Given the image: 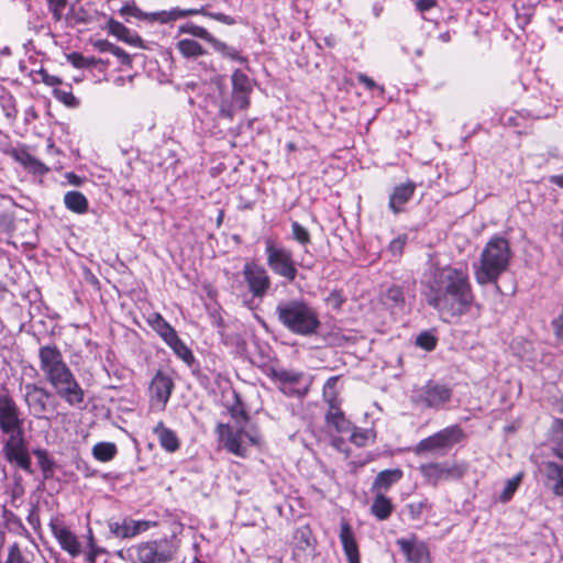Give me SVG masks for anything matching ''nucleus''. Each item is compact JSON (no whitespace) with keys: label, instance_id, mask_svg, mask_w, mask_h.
Returning <instances> with one entry per match:
<instances>
[{"label":"nucleus","instance_id":"nucleus-1","mask_svg":"<svg viewBox=\"0 0 563 563\" xmlns=\"http://www.w3.org/2000/svg\"><path fill=\"white\" fill-rule=\"evenodd\" d=\"M421 287L428 306L446 322L468 313L475 301L468 273L463 268L438 267L424 276Z\"/></svg>","mask_w":563,"mask_h":563},{"label":"nucleus","instance_id":"nucleus-2","mask_svg":"<svg viewBox=\"0 0 563 563\" xmlns=\"http://www.w3.org/2000/svg\"><path fill=\"white\" fill-rule=\"evenodd\" d=\"M38 361L44 378L62 399L71 407L84 402L85 391L56 344L42 345L38 349Z\"/></svg>","mask_w":563,"mask_h":563},{"label":"nucleus","instance_id":"nucleus-3","mask_svg":"<svg viewBox=\"0 0 563 563\" xmlns=\"http://www.w3.org/2000/svg\"><path fill=\"white\" fill-rule=\"evenodd\" d=\"M275 313L278 322L296 335H316L321 327L317 309L303 299L280 301Z\"/></svg>","mask_w":563,"mask_h":563},{"label":"nucleus","instance_id":"nucleus-4","mask_svg":"<svg viewBox=\"0 0 563 563\" xmlns=\"http://www.w3.org/2000/svg\"><path fill=\"white\" fill-rule=\"evenodd\" d=\"M510 244L507 239L495 235L484 247L479 264L475 265V278L479 285L496 284L499 276L508 269L511 260Z\"/></svg>","mask_w":563,"mask_h":563},{"label":"nucleus","instance_id":"nucleus-5","mask_svg":"<svg viewBox=\"0 0 563 563\" xmlns=\"http://www.w3.org/2000/svg\"><path fill=\"white\" fill-rule=\"evenodd\" d=\"M264 245V254L268 268L273 274L285 279L288 284L294 283L299 275V264L295 260L292 251L273 238H266ZM300 266L303 265L300 264Z\"/></svg>","mask_w":563,"mask_h":563},{"label":"nucleus","instance_id":"nucleus-6","mask_svg":"<svg viewBox=\"0 0 563 563\" xmlns=\"http://www.w3.org/2000/svg\"><path fill=\"white\" fill-rule=\"evenodd\" d=\"M231 97H223L219 103V117L232 120L236 109L244 110L250 106V95L253 90L251 80L246 74L235 69L231 76Z\"/></svg>","mask_w":563,"mask_h":563},{"label":"nucleus","instance_id":"nucleus-7","mask_svg":"<svg viewBox=\"0 0 563 563\" xmlns=\"http://www.w3.org/2000/svg\"><path fill=\"white\" fill-rule=\"evenodd\" d=\"M179 541L176 537L143 542L132 549L139 563H169L176 559Z\"/></svg>","mask_w":563,"mask_h":563},{"label":"nucleus","instance_id":"nucleus-8","mask_svg":"<svg viewBox=\"0 0 563 563\" xmlns=\"http://www.w3.org/2000/svg\"><path fill=\"white\" fill-rule=\"evenodd\" d=\"M2 434L5 435L1 451L3 459L16 468L32 474V459L24 429Z\"/></svg>","mask_w":563,"mask_h":563},{"label":"nucleus","instance_id":"nucleus-9","mask_svg":"<svg viewBox=\"0 0 563 563\" xmlns=\"http://www.w3.org/2000/svg\"><path fill=\"white\" fill-rule=\"evenodd\" d=\"M466 438L465 432L459 424L449 426L434 434L422 439L415 448L416 454L426 452L446 454L451 448Z\"/></svg>","mask_w":563,"mask_h":563},{"label":"nucleus","instance_id":"nucleus-10","mask_svg":"<svg viewBox=\"0 0 563 563\" xmlns=\"http://www.w3.org/2000/svg\"><path fill=\"white\" fill-rule=\"evenodd\" d=\"M452 398V389L445 385L428 382L416 390L411 397L412 402L423 409L443 408Z\"/></svg>","mask_w":563,"mask_h":563},{"label":"nucleus","instance_id":"nucleus-11","mask_svg":"<svg viewBox=\"0 0 563 563\" xmlns=\"http://www.w3.org/2000/svg\"><path fill=\"white\" fill-rule=\"evenodd\" d=\"M24 429L23 413L7 388L0 389V432Z\"/></svg>","mask_w":563,"mask_h":563},{"label":"nucleus","instance_id":"nucleus-12","mask_svg":"<svg viewBox=\"0 0 563 563\" xmlns=\"http://www.w3.org/2000/svg\"><path fill=\"white\" fill-rule=\"evenodd\" d=\"M24 402L31 415L36 419H44L46 418L45 415L47 412L55 410V407L49 404V400L53 398V394L45 387L38 386L34 383H27L24 386Z\"/></svg>","mask_w":563,"mask_h":563},{"label":"nucleus","instance_id":"nucleus-13","mask_svg":"<svg viewBox=\"0 0 563 563\" xmlns=\"http://www.w3.org/2000/svg\"><path fill=\"white\" fill-rule=\"evenodd\" d=\"M242 274L252 296L264 298L272 286V278L267 269L255 262H247L243 266Z\"/></svg>","mask_w":563,"mask_h":563},{"label":"nucleus","instance_id":"nucleus-14","mask_svg":"<svg viewBox=\"0 0 563 563\" xmlns=\"http://www.w3.org/2000/svg\"><path fill=\"white\" fill-rule=\"evenodd\" d=\"M317 539L309 525L297 527L291 537L292 560L295 563H307L314 553Z\"/></svg>","mask_w":563,"mask_h":563},{"label":"nucleus","instance_id":"nucleus-15","mask_svg":"<svg viewBox=\"0 0 563 563\" xmlns=\"http://www.w3.org/2000/svg\"><path fill=\"white\" fill-rule=\"evenodd\" d=\"M465 463L448 465L446 463H429L420 466V472L427 481L437 486L440 481L461 479L467 473Z\"/></svg>","mask_w":563,"mask_h":563},{"label":"nucleus","instance_id":"nucleus-16","mask_svg":"<svg viewBox=\"0 0 563 563\" xmlns=\"http://www.w3.org/2000/svg\"><path fill=\"white\" fill-rule=\"evenodd\" d=\"M111 537L117 539L134 538L141 532L147 531L155 522L148 520H134L131 517L110 518L107 521Z\"/></svg>","mask_w":563,"mask_h":563},{"label":"nucleus","instance_id":"nucleus-17","mask_svg":"<svg viewBox=\"0 0 563 563\" xmlns=\"http://www.w3.org/2000/svg\"><path fill=\"white\" fill-rule=\"evenodd\" d=\"M218 430L224 448L236 456L244 457L246 455L247 446L245 445V440H249L252 444L257 442L256 438L243 429H234L228 424L220 423Z\"/></svg>","mask_w":563,"mask_h":563},{"label":"nucleus","instance_id":"nucleus-18","mask_svg":"<svg viewBox=\"0 0 563 563\" xmlns=\"http://www.w3.org/2000/svg\"><path fill=\"white\" fill-rule=\"evenodd\" d=\"M49 528L60 548L71 558H77L81 553V544L77 536L65 525V522L55 517L49 521Z\"/></svg>","mask_w":563,"mask_h":563},{"label":"nucleus","instance_id":"nucleus-19","mask_svg":"<svg viewBox=\"0 0 563 563\" xmlns=\"http://www.w3.org/2000/svg\"><path fill=\"white\" fill-rule=\"evenodd\" d=\"M3 153L19 163L26 172L43 176L48 173L49 168L33 156L26 145H21L18 147H9L3 150Z\"/></svg>","mask_w":563,"mask_h":563},{"label":"nucleus","instance_id":"nucleus-20","mask_svg":"<svg viewBox=\"0 0 563 563\" xmlns=\"http://www.w3.org/2000/svg\"><path fill=\"white\" fill-rule=\"evenodd\" d=\"M396 544L409 563H430V553L427 544L418 541L416 536L396 540Z\"/></svg>","mask_w":563,"mask_h":563},{"label":"nucleus","instance_id":"nucleus-21","mask_svg":"<svg viewBox=\"0 0 563 563\" xmlns=\"http://www.w3.org/2000/svg\"><path fill=\"white\" fill-rule=\"evenodd\" d=\"M417 185L412 180L397 185L389 196L388 207L394 214H398L404 210V206L410 201L415 195Z\"/></svg>","mask_w":563,"mask_h":563},{"label":"nucleus","instance_id":"nucleus-22","mask_svg":"<svg viewBox=\"0 0 563 563\" xmlns=\"http://www.w3.org/2000/svg\"><path fill=\"white\" fill-rule=\"evenodd\" d=\"M174 389V382L172 377L158 371L151 382V391L153 397L162 404V408L164 409L166 404L168 402L170 395Z\"/></svg>","mask_w":563,"mask_h":563},{"label":"nucleus","instance_id":"nucleus-23","mask_svg":"<svg viewBox=\"0 0 563 563\" xmlns=\"http://www.w3.org/2000/svg\"><path fill=\"white\" fill-rule=\"evenodd\" d=\"M199 13H205V7L197 9H180V8H172L169 10H163L157 12L148 13L150 22H158L161 24H168L174 21L190 16V15H199Z\"/></svg>","mask_w":563,"mask_h":563},{"label":"nucleus","instance_id":"nucleus-24","mask_svg":"<svg viewBox=\"0 0 563 563\" xmlns=\"http://www.w3.org/2000/svg\"><path fill=\"white\" fill-rule=\"evenodd\" d=\"M340 541L347 563H360L358 545L356 543L354 532L346 521L341 522Z\"/></svg>","mask_w":563,"mask_h":563},{"label":"nucleus","instance_id":"nucleus-25","mask_svg":"<svg viewBox=\"0 0 563 563\" xmlns=\"http://www.w3.org/2000/svg\"><path fill=\"white\" fill-rule=\"evenodd\" d=\"M541 471L552 493L558 497L563 496V466L556 462L547 461L543 462Z\"/></svg>","mask_w":563,"mask_h":563},{"label":"nucleus","instance_id":"nucleus-26","mask_svg":"<svg viewBox=\"0 0 563 563\" xmlns=\"http://www.w3.org/2000/svg\"><path fill=\"white\" fill-rule=\"evenodd\" d=\"M107 30L109 34L115 36L119 41L132 46L143 47V38L139 34L131 32L130 29L113 18L108 20Z\"/></svg>","mask_w":563,"mask_h":563},{"label":"nucleus","instance_id":"nucleus-27","mask_svg":"<svg viewBox=\"0 0 563 563\" xmlns=\"http://www.w3.org/2000/svg\"><path fill=\"white\" fill-rule=\"evenodd\" d=\"M402 471L400 468L384 470L375 477L371 492L373 494H385L388 489L402 478Z\"/></svg>","mask_w":563,"mask_h":563},{"label":"nucleus","instance_id":"nucleus-28","mask_svg":"<svg viewBox=\"0 0 563 563\" xmlns=\"http://www.w3.org/2000/svg\"><path fill=\"white\" fill-rule=\"evenodd\" d=\"M153 433L157 437L161 446L168 453L176 452L180 446V441L172 429L167 428L163 421L157 422L153 428Z\"/></svg>","mask_w":563,"mask_h":563},{"label":"nucleus","instance_id":"nucleus-29","mask_svg":"<svg viewBox=\"0 0 563 563\" xmlns=\"http://www.w3.org/2000/svg\"><path fill=\"white\" fill-rule=\"evenodd\" d=\"M268 376L282 384L279 389L284 394L291 396L294 395V389L287 388V385L298 384L302 378V373L285 368H272Z\"/></svg>","mask_w":563,"mask_h":563},{"label":"nucleus","instance_id":"nucleus-30","mask_svg":"<svg viewBox=\"0 0 563 563\" xmlns=\"http://www.w3.org/2000/svg\"><path fill=\"white\" fill-rule=\"evenodd\" d=\"M325 422L338 433H349L353 429L352 422L345 417L340 406H332L325 412Z\"/></svg>","mask_w":563,"mask_h":563},{"label":"nucleus","instance_id":"nucleus-31","mask_svg":"<svg viewBox=\"0 0 563 563\" xmlns=\"http://www.w3.org/2000/svg\"><path fill=\"white\" fill-rule=\"evenodd\" d=\"M147 324L157 333L165 342H169L177 335L176 330L167 322L159 312H152L146 318Z\"/></svg>","mask_w":563,"mask_h":563},{"label":"nucleus","instance_id":"nucleus-32","mask_svg":"<svg viewBox=\"0 0 563 563\" xmlns=\"http://www.w3.org/2000/svg\"><path fill=\"white\" fill-rule=\"evenodd\" d=\"M374 500L371 505V514L379 521L387 520L394 511V504L385 494H374Z\"/></svg>","mask_w":563,"mask_h":563},{"label":"nucleus","instance_id":"nucleus-33","mask_svg":"<svg viewBox=\"0 0 563 563\" xmlns=\"http://www.w3.org/2000/svg\"><path fill=\"white\" fill-rule=\"evenodd\" d=\"M176 48L186 59L198 58L207 54L200 43L191 38H183L176 43Z\"/></svg>","mask_w":563,"mask_h":563},{"label":"nucleus","instance_id":"nucleus-34","mask_svg":"<svg viewBox=\"0 0 563 563\" xmlns=\"http://www.w3.org/2000/svg\"><path fill=\"white\" fill-rule=\"evenodd\" d=\"M175 355L180 358L187 366L191 367L196 363L195 355L188 345L178 336V334L166 343Z\"/></svg>","mask_w":563,"mask_h":563},{"label":"nucleus","instance_id":"nucleus-35","mask_svg":"<svg viewBox=\"0 0 563 563\" xmlns=\"http://www.w3.org/2000/svg\"><path fill=\"white\" fill-rule=\"evenodd\" d=\"M213 49L218 52L222 57L231 59L233 62H238L240 64H246L247 57L243 56L239 49L233 46L228 45L227 43L217 40L214 36L210 42Z\"/></svg>","mask_w":563,"mask_h":563},{"label":"nucleus","instance_id":"nucleus-36","mask_svg":"<svg viewBox=\"0 0 563 563\" xmlns=\"http://www.w3.org/2000/svg\"><path fill=\"white\" fill-rule=\"evenodd\" d=\"M64 203L66 208L73 212L82 214L88 210V200L84 194L71 190L65 194Z\"/></svg>","mask_w":563,"mask_h":563},{"label":"nucleus","instance_id":"nucleus-37","mask_svg":"<svg viewBox=\"0 0 563 563\" xmlns=\"http://www.w3.org/2000/svg\"><path fill=\"white\" fill-rule=\"evenodd\" d=\"M339 379V376H331L323 386L322 396L323 400L328 404V408L341 406L338 389Z\"/></svg>","mask_w":563,"mask_h":563},{"label":"nucleus","instance_id":"nucleus-38","mask_svg":"<svg viewBox=\"0 0 563 563\" xmlns=\"http://www.w3.org/2000/svg\"><path fill=\"white\" fill-rule=\"evenodd\" d=\"M117 445L112 442H99L92 448V455L100 462H109L117 454Z\"/></svg>","mask_w":563,"mask_h":563},{"label":"nucleus","instance_id":"nucleus-39","mask_svg":"<svg viewBox=\"0 0 563 563\" xmlns=\"http://www.w3.org/2000/svg\"><path fill=\"white\" fill-rule=\"evenodd\" d=\"M178 34H190L195 37H198L200 40H203L208 43H210L213 38V35L205 27L197 25L192 22H187L185 24H181L178 27Z\"/></svg>","mask_w":563,"mask_h":563},{"label":"nucleus","instance_id":"nucleus-40","mask_svg":"<svg viewBox=\"0 0 563 563\" xmlns=\"http://www.w3.org/2000/svg\"><path fill=\"white\" fill-rule=\"evenodd\" d=\"M67 60L76 68H95L101 64L102 60L96 57H87L80 53L74 52L67 55Z\"/></svg>","mask_w":563,"mask_h":563},{"label":"nucleus","instance_id":"nucleus-41","mask_svg":"<svg viewBox=\"0 0 563 563\" xmlns=\"http://www.w3.org/2000/svg\"><path fill=\"white\" fill-rule=\"evenodd\" d=\"M429 509H431V505L427 499H423L405 505L402 512L407 514L410 520L416 521L421 519L422 514Z\"/></svg>","mask_w":563,"mask_h":563},{"label":"nucleus","instance_id":"nucleus-42","mask_svg":"<svg viewBox=\"0 0 563 563\" xmlns=\"http://www.w3.org/2000/svg\"><path fill=\"white\" fill-rule=\"evenodd\" d=\"M385 303L390 307L402 308L405 305V295L402 288L398 285L390 286L384 295Z\"/></svg>","mask_w":563,"mask_h":563},{"label":"nucleus","instance_id":"nucleus-43","mask_svg":"<svg viewBox=\"0 0 563 563\" xmlns=\"http://www.w3.org/2000/svg\"><path fill=\"white\" fill-rule=\"evenodd\" d=\"M291 239L305 247L311 243V234L309 230L298 221L291 222Z\"/></svg>","mask_w":563,"mask_h":563},{"label":"nucleus","instance_id":"nucleus-44","mask_svg":"<svg viewBox=\"0 0 563 563\" xmlns=\"http://www.w3.org/2000/svg\"><path fill=\"white\" fill-rule=\"evenodd\" d=\"M119 13L125 18V20L129 22V18H135L137 20H146L150 21L148 13L143 12L135 3L134 0L126 2L124 5L121 7L119 10Z\"/></svg>","mask_w":563,"mask_h":563},{"label":"nucleus","instance_id":"nucleus-45","mask_svg":"<svg viewBox=\"0 0 563 563\" xmlns=\"http://www.w3.org/2000/svg\"><path fill=\"white\" fill-rule=\"evenodd\" d=\"M0 106H1L2 111L4 112V115L8 119H14L16 117V114H18L16 101L11 93L5 92L0 96Z\"/></svg>","mask_w":563,"mask_h":563},{"label":"nucleus","instance_id":"nucleus-46","mask_svg":"<svg viewBox=\"0 0 563 563\" xmlns=\"http://www.w3.org/2000/svg\"><path fill=\"white\" fill-rule=\"evenodd\" d=\"M437 343L438 338L432 331H423L416 339V345L428 352L433 351L437 347Z\"/></svg>","mask_w":563,"mask_h":563},{"label":"nucleus","instance_id":"nucleus-47","mask_svg":"<svg viewBox=\"0 0 563 563\" xmlns=\"http://www.w3.org/2000/svg\"><path fill=\"white\" fill-rule=\"evenodd\" d=\"M521 478H522V475L518 474L506 482L505 488L500 493V496H499L500 501L507 503L512 498L515 492L519 487Z\"/></svg>","mask_w":563,"mask_h":563},{"label":"nucleus","instance_id":"nucleus-48","mask_svg":"<svg viewBox=\"0 0 563 563\" xmlns=\"http://www.w3.org/2000/svg\"><path fill=\"white\" fill-rule=\"evenodd\" d=\"M54 97L64 103L68 108H77L80 103L79 99L73 95V92L69 90H63L55 88L53 90Z\"/></svg>","mask_w":563,"mask_h":563},{"label":"nucleus","instance_id":"nucleus-49","mask_svg":"<svg viewBox=\"0 0 563 563\" xmlns=\"http://www.w3.org/2000/svg\"><path fill=\"white\" fill-rule=\"evenodd\" d=\"M34 454L38 460V465L44 473L45 477L48 476L53 472L54 461L48 456V453L45 450H34Z\"/></svg>","mask_w":563,"mask_h":563},{"label":"nucleus","instance_id":"nucleus-50","mask_svg":"<svg viewBox=\"0 0 563 563\" xmlns=\"http://www.w3.org/2000/svg\"><path fill=\"white\" fill-rule=\"evenodd\" d=\"M350 440L357 446H365L372 437V431L367 429H360L353 426L352 431H350Z\"/></svg>","mask_w":563,"mask_h":563},{"label":"nucleus","instance_id":"nucleus-51","mask_svg":"<svg viewBox=\"0 0 563 563\" xmlns=\"http://www.w3.org/2000/svg\"><path fill=\"white\" fill-rule=\"evenodd\" d=\"M48 11L55 22H59L63 19V11L67 4V0H46Z\"/></svg>","mask_w":563,"mask_h":563},{"label":"nucleus","instance_id":"nucleus-52","mask_svg":"<svg viewBox=\"0 0 563 563\" xmlns=\"http://www.w3.org/2000/svg\"><path fill=\"white\" fill-rule=\"evenodd\" d=\"M4 563H29L23 556L18 543L9 547L8 558Z\"/></svg>","mask_w":563,"mask_h":563},{"label":"nucleus","instance_id":"nucleus-53","mask_svg":"<svg viewBox=\"0 0 563 563\" xmlns=\"http://www.w3.org/2000/svg\"><path fill=\"white\" fill-rule=\"evenodd\" d=\"M406 242H407V236L399 235L389 243L388 250L393 254V256L401 255L404 247L406 245Z\"/></svg>","mask_w":563,"mask_h":563},{"label":"nucleus","instance_id":"nucleus-54","mask_svg":"<svg viewBox=\"0 0 563 563\" xmlns=\"http://www.w3.org/2000/svg\"><path fill=\"white\" fill-rule=\"evenodd\" d=\"M200 14L205 15V16H208V18H211V19H213V20H216L218 22H221L223 24H227V25L235 24V19L233 16L224 14L222 12H209L205 8V13H200Z\"/></svg>","mask_w":563,"mask_h":563},{"label":"nucleus","instance_id":"nucleus-55","mask_svg":"<svg viewBox=\"0 0 563 563\" xmlns=\"http://www.w3.org/2000/svg\"><path fill=\"white\" fill-rule=\"evenodd\" d=\"M327 303L331 306L333 309H340L345 301V298L342 296L340 290H332L325 299Z\"/></svg>","mask_w":563,"mask_h":563},{"label":"nucleus","instance_id":"nucleus-56","mask_svg":"<svg viewBox=\"0 0 563 563\" xmlns=\"http://www.w3.org/2000/svg\"><path fill=\"white\" fill-rule=\"evenodd\" d=\"M356 78H357V81L360 84H363L367 90H374V89L378 88L380 90V92L384 91L383 87H379L372 78H369L365 74L360 73V74H357Z\"/></svg>","mask_w":563,"mask_h":563},{"label":"nucleus","instance_id":"nucleus-57","mask_svg":"<svg viewBox=\"0 0 563 563\" xmlns=\"http://www.w3.org/2000/svg\"><path fill=\"white\" fill-rule=\"evenodd\" d=\"M93 46L101 53H114L117 45L109 42L108 40H98L93 43Z\"/></svg>","mask_w":563,"mask_h":563},{"label":"nucleus","instance_id":"nucleus-58","mask_svg":"<svg viewBox=\"0 0 563 563\" xmlns=\"http://www.w3.org/2000/svg\"><path fill=\"white\" fill-rule=\"evenodd\" d=\"M42 80L45 85L55 87L62 84V79L57 76L49 75L46 70H41Z\"/></svg>","mask_w":563,"mask_h":563},{"label":"nucleus","instance_id":"nucleus-59","mask_svg":"<svg viewBox=\"0 0 563 563\" xmlns=\"http://www.w3.org/2000/svg\"><path fill=\"white\" fill-rule=\"evenodd\" d=\"M551 428L555 437L559 439V441L563 442V419H553Z\"/></svg>","mask_w":563,"mask_h":563},{"label":"nucleus","instance_id":"nucleus-60","mask_svg":"<svg viewBox=\"0 0 563 563\" xmlns=\"http://www.w3.org/2000/svg\"><path fill=\"white\" fill-rule=\"evenodd\" d=\"M112 54L118 57L119 62L122 65H131V63H132L131 56L121 47L117 46L114 49V53H112Z\"/></svg>","mask_w":563,"mask_h":563},{"label":"nucleus","instance_id":"nucleus-61","mask_svg":"<svg viewBox=\"0 0 563 563\" xmlns=\"http://www.w3.org/2000/svg\"><path fill=\"white\" fill-rule=\"evenodd\" d=\"M26 520L34 529L40 527V516L35 506L30 509Z\"/></svg>","mask_w":563,"mask_h":563},{"label":"nucleus","instance_id":"nucleus-62","mask_svg":"<svg viewBox=\"0 0 563 563\" xmlns=\"http://www.w3.org/2000/svg\"><path fill=\"white\" fill-rule=\"evenodd\" d=\"M437 4L435 0H418L416 5L420 12H426Z\"/></svg>","mask_w":563,"mask_h":563},{"label":"nucleus","instance_id":"nucleus-63","mask_svg":"<svg viewBox=\"0 0 563 563\" xmlns=\"http://www.w3.org/2000/svg\"><path fill=\"white\" fill-rule=\"evenodd\" d=\"M102 550L99 549V548H96V549H90V552L88 553L87 555V560L88 562L90 563H95V560H96V556L98 553H100Z\"/></svg>","mask_w":563,"mask_h":563},{"label":"nucleus","instance_id":"nucleus-64","mask_svg":"<svg viewBox=\"0 0 563 563\" xmlns=\"http://www.w3.org/2000/svg\"><path fill=\"white\" fill-rule=\"evenodd\" d=\"M551 183L563 188V174L562 175H554L550 178Z\"/></svg>","mask_w":563,"mask_h":563}]
</instances>
